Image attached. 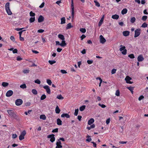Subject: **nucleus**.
I'll use <instances>...</instances> for the list:
<instances>
[{"label": "nucleus", "mask_w": 148, "mask_h": 148, "mask_svg": "<svg viewBox=\"0 0 148 148\" xmlns=\"http://www.w3.org/2000/svg\"><path fill=\"white\" fill-rule=\"evenodd\" d=\"M86 108V106L83 105L79 108V110L81 111H84Z\"/></svg>", "instance_id": "bb28decb"}, {"label": "nucleus", "mask_w": 148, "mask_h": 148, "mask_svg": "<svg viewBox=\"0 0 148 148\" xmlns=\"http://www.w3.org/2000/svg\"><path fill=\"white\" fill-rule=\"evenodd\" d=\"M2 85L3 87H6L8 86V83L6 82H3L2 84Z\"/></svg>", "instance_id": "4c0bfd02"}, {"label": "nucleus", "mask_w": 148, "mask_h": 148, "mask_svg": "<svg viewBox=\"0 0 148 148\" xmlns=\"http://www.w3.org/2000/svg\"><path fill=\"white\" fill-rule=\"evenodd\" d=\"M17 137V135L16 134H13L12 135V137L13 138H15Z\"/></svg>", "instance_id": "13d9d810"}, {"label": "nucleus", "mask_w": 148, "mask_h": 148, "mask_svg": "<svg viewBox=\"0 0 148 148\" xmlns=\"http://www.w3.org/2000/svg\"><path fill=\"white\" fill-rule=\"evenodd\" d=\"M11 40H12V41H13L14 42H16L15 41V39L13 36H11L10 38Z\"/></svg>", "instance_id": "5fc2aeb1"}, {"label": "nucleus", "mask_w": 148, "mask_h": 148, "mask_svg": "<svg viewBox=\"0 0 148 148\" xmlns=\"http://www.w3.org/2000/svg\"><path fill=\"white\" fill-rule=\"evenodd\" d=\"M80 31L82 33H84L86 32V29L85 28H80L79 29Z\"/></svg>", "instance_id": "72a5a7b5"}, {"label": "nucleus", "mask_w": 148, "mask_h": 148, "mask_svg": "<svg viewBox=\"0 0 148 148\" xmlns=\"http://www.w3.org/2000/svg\"><path fill=\"white\" fill-rule=\"evenodd\" d=\"M29 70H24L23 71V72L24 73H29Z\"/></svg>", "instance_id": "6e6d98bb"}, {"label": "nucleus", "mask_w": 148, "mask_h": 148, "mask_svg": "<svg viewBox=\"0 0 148 148\" xmlns=\"http://www.w3.org/2000/svg\"><path fill=\"white\" fill-rule=\"evenodd\" d=\"M147 24H146L145 23H144L141 26V27H147Z\"/></svg>", "instance_id": "3c124183"}, {"label": "nucleus", "mask_w": 148, "mask_h": 148, "mask_svg": "<svg viewBox=\"0 0 148 148\" xmlns=\"http://www.w3.org/2000/svg\"><path fill=\"white\" fill-rule=\"evenodd\" d=\"M73 27V26L71 25V23H69L67 25L66 29H70Z\"/></svg>", "instance_id": "393cba45"}, {"label": "nucleus", "mask_w": 148, "mask_h": 148, "mask_svg": "<svg viewBox=\"0 0 148 148\" xmlns=\"http://www.w3.org/2000/svg\"><path fill=\"white\" fill-rule=\"evenodd\" d=\"M66 45V43H65L64 40H62L61 43L60 44V46L62 47H64Z\"/></svg>", "instance_id": "cd10ccee"}, {"label": "nucleus", "mask_w": 148, "mask_h": 148, "mask_svg": "<svg viewBox=\"0 0 148 148\" xmlns=\"http://www.w3.org/2000/svg\"><path fill=\"white\" fill-rule=\"evenodd\" d=\"M7 112L11 118L17 120H19L18 116L17 114V113L14 111L12 110H8Z\"/></svg>", "instance_id": "f257e3e1"}, {"label": "nucleus", "mask_w": 148, "mask_h": 148, "mask_svg": "<svg viewBox=\"0 0 148 148\" xmlns=\"http://www.w3.org/2000/svg\"><path fill=\"white\" fill-rule=\"evenodd\" d=\"M132 78L131 77L127 76L125 77V80H126V82L127 83L131 84L132 83V82L130 81V80Z\"/></svg>", "instance_id": "f8f14e48"}, {"label": "nucleus", "mask_w": 148, "mask_h": 148, "mask_svg": "<svg viewBox=\"0 0 148 148\" xmlns=\"http://www.w3.org/2000/svg\"><path fill=\"white\" fill-rule=\"evenodd\" d=\"M115 95L117 96H120V91L119 90H117L116 91Z\"/></svg>", "instance_id": "c03bdc74"}, {"label": "nucleus", "mask_w": 148, "mask_h": 148, "mask_svg": "<svg viewBox=\"0 0 148 148\" xmlns=\"http://www.w3.org/2000/svg\"><path fill=\"white\" fill-rule=\"evenodd\" d=\"M94 2L95 3V5L97 7H99L100 6V4L96 0L94 1Z\"/></svg>", "instance_id": "e433bc0d"}, {"label": "nucleus", "mask_w": 148, "mask_h": 148, "mask_svg": "<svg viewBox=\"0 0 148 148\" xmlns=\"http://www.w3.org/2000/svg\"><path fill=\"white\" fill-rule=\"evenodd\" d=\"M140 29H136L135 31L134 37L136 38L138 37L140 34Z\"/></svg>", "instance_id": "423d86ee"}, {"label": "nucleus", "mask_w": 148, "mask_h": 148, "mask_svg": "<svg viewBox=\"0 0 148 148\" xmlns=\"http://www.w3.org/2000/svg\"><path fill=\"white\" fill-rule=\"evenodd\" d=\"M147 16H143L142 17V19L143 21H145L147 19Z\"/></svg>", "instance_id": "a18cd8bd"}, {"label": "nucleus", "mask_w": 148, "mask_h": 148, "mask_svg": "<svg viewBox=\"0 0 148 148\" xmlns=\"http://www.w3.org/2000/svg\"><path fill=\"white\" fill-rule=\"evenodd\" d=\"M86 37V36L84 34L82 35L81 37V40H82L84 38H85Z\"/></svg>", "instance_id": "69168bd1"}, {"label": "nucleus", "mask_w": 148, "mask_h": 148, "mask_svg": "<svg viewBox=\"0 0 148 148\" xmlns=\"http://www.w3.org/2000/svg\"><path fill=\"white\" fill-rule=\"evenodd\" d=\"M94 122V120L93 118L90 119L88 121V124L89 125L92 124Z\"/></svg>", "instance_id": "a211bd4d"}, {"label": "nucleus", "mask_w": 148, "mask_h": 148, "mask_svg": "<svg viewBox=\"0 0 148 148\" xmlns=\"http://www.w3.org/2000/svg\"><path fill=\"white\" fill-rule=\"evenodd\" d=\"M137 60L138 62H141L144 60V58L143 56H138Z\"/></svg>", "instance_id": "aec40b11"}, {"label": "nucleus", "mask_w": 148, "mask_h": 148, "mask_svg": "<svg viewBox=\"0 0 148 148\" xmlns=\"http://www.w3.org/2000/svg\"><path fill=\"white\" fill-rule=\"evenodd\" d=\"M71 12H72V16L73 19L72 21H73V19L74 16V5L73 3H71Z\"/></svg>", "instance_id": "9b49d317"}, {"label": "nucleus", "mask_w": 148, "mask_h": 148, "mask_svg": "<svg viewBox=\"0 0 148 148\" xmlns=\"http://www.w3.org/2000/svg\"><path fill=\"white\" fill-rule=\"evenodd\" d=\"M56 145V148H62V145L61 142L59 140H58V141H57Z\"/></svg>", "instance_id": "6e6552de"}, {"label": "nucleus", "mask_w": 148, "mask_h": 148, "mask_svg": "<svg viewBox=\"0 0 148 148\" xmlns=\"http://www.w3.org/2000/svg\"><path fill=\"white\" fill-rule=\"evenodd\" d=\"M30 16H34L35 15V13H33L32 11H31L29 13Z\"/></svg>", "instance_id": "49530a36"}, {"label": "nucleus", "mask_w": 148, "mask_h": 148, "mask_svg": "<svg viewBox=\"0 0 148 148\" xmlns=\"http://www.w3.org/2000/svg\"><path fill=\"white\" fill-rule=\"evenodd\" d=\"M79 111V110L78 109H75V112L74 113V114L75 116H77L78 112Z\"/></svg>", "instance_id": "a19ab883"}, {"label": "nucleus", "mask_w": 148, "mask_h": 148, "mask_svg": "<svg viewBox=\"0 0 148 148\" xmlns=\"http://www.w3.org/2000/svg\"><path fill=\"white\" fill-rule=\"evenodd\" d=\"M46 97V96L45 95L43 94L40 97L41 100H43L45 99Z\"/></svg>", "instance_id": "58836bf2"}, {"label": "nucleus", "mask_w": 148, "mask_h": 148, "mask_svg": "<svg viewBox=\"0 0 148 148\" xmlns=\"http://www.w3.org/2000/svg\"><path fill=\"white\" fill-rule=\"evenodd\" d=\"M98 105L103 108H104L106 107V106L105 105L103 104H101L100 103H99Z\"/></svg>", "instance_id": "603ef678"}, {"label": "nucleus", "mask_w": 148, "mask_h": 148, "mask_svg": "<svg viewBox=\"0 0 148 148\" xmlns=\"http://www.w3.org/2000/svg\"><path fill=\"white\" fill-rule=\"evenodd\" d=\"M10 3L8 2L5 5V8L6 11L9 15H11L12 14V12H11L9 7Z\"/></svg>", "instance_id": "f03ea898"}, {"label": "nucleus", "mask_w": 148, "mask_h": 148, "mask_svg": "<svg viewBox=\"0 0 148 148\" xmlns=\"http://www.w3.org/2000/svg\"><path fill=\"white\" fill-rule=\"evenodd\" d=\"M31 103L29 102H28L25 104V106H29L30 105Z\"/></svg>", "instance_id": "338daca9"}, {"label": "nucleus", "mask_w": 148, "mask_h": 148, "mask_svg": "<svg viewBox=\"0 0 148 148\" xmlns=\"http://www.w3.org/2000/svg\"><path fill=\"white\" fill-rule=\"evenodd\" d=\"M119 16L117 14H115L112 15V18L114 19H117L119 18Z\"/></svg>", "instance_id": "5701e85b"}, {"label": "nucleus", "mask_w": 148, "mask_h": 148, "mask_svg": "<svg viewBox=\"0 0 148 148\" xmlns=\"http://www.w3.org/2000/svg\"><path fill=\"white\" fill-rule=\"evenodd\" d=\"M62 123V121L60 119L58 118L57 119V125H61Z\"/></svg>", "instance_id": "4be33fe9"}, {"label": "nucleus", "mask_w": 148, "mask_h": 148, "mask_svg": "<svg viewBox=\"0 0 148 148\" xmlns=\"http://www.w3.org/2000/svg\"><path fill=\"white\" fill-rule=\"evenodd\" d=\"M26 134V131L23 130L21 133V135L19 136V139L20 140H21L24 139V136Z\"/></svg>", "instance_id": "7ed1b4c3"}, {"label": "nucleus", "mask_w": 148, "mask_h": 148, "mask_svg": "<svg viewBox=\"0 0 148 148\" xmlns=\"http://www.w3.org/2000/svg\"><path fill=\"white\" fill-rule=\"evenodd\" d=\"M61 117L62 118L66 117L68 118L70 117V116L67 113H63L61 115Z\"/></svg>", "instance_id": "2eb2a0df"}, {"label": "nucleus", "mask_w": 148, "mask_h": 148, "mask_svg": "<svg viewBox=\"0 0 148 148\" xmlns=\"http://www.w3.org/2000/svg\"><path fill=\"white\" fill-rule=\"evenodd\" d=\"M144 98V97L143 95H141L138 98V99L139 101H140Z\"/></svg>", "instance_id": "bf43d9fd"}, {"label": "nucleus", "mask_w": 148, "mask_h": 148, "mask_svg": "<svg viewBox=\"0 0 148 148\" xmlns=\"http://www.w3.org/2000/svg\"><path fill=\"white\" fill-rule=\"evenodd\" d=\"M136 19L135 17H132L131 18L130 21L131 23H134L136 21Z\"/></svg>", "instance_id": "c756f323"}, {"label": "nucleus", "mask_w": 148, "mask_h": 148, "mask_svg": "<svg viewBox=\"0 0 148 148\" xmlns=\"http://www.w3.org/2000/svg\"><path fill=\"white\" fill-rule=\"evenodd\" d=\"M44 4H45L44 3V2H43L41 4V5L39 6V8H43L44 6Z\"/></svg>", "instance_id": "774afa93"}, {"label": "nucleus", "mask_w": 148, "mask_h": 148, "mask_svg": "<svg viewBox=\"0 0 148 148\" xmlns=\"http://www.w3.org/2000/svg\"><path fill=\"white\" fill-rule=\"evenodd\" d=\"M123 36H127L129 35L130 32L128 31H126L123 32Z\"/></svg>", "instance_id": "f3484780"}, {"label": "nucleus", "mask_w": 148, "mask_h": 148, "mask_svg": "<svg viewBox=\"0 0 148 148\" xmlns=\"http://www.w3.org/2000/svg\"><path fill=\"white\" fill-rule=\"evenodd\" d=\"M95 127V125L94 124H92L91 125L90 127H87V128L88 130H90L92 128H94Z\"/></svg>", "instance_id": "7c9ffc66"}, {"label": "nucleus", "mask_w": 148, "mask_h": 148, "mask_svg": "<svg viewBox=\"0 0 148 148\" xmlns=\"http://www.w3.org/2000/svg\"><path fill=\"white\" fill-rule=\"evenodd\" d=\"M43 87L46 90V91L48 94H50L51 93V90L49 86L46 85L44 86Z\"/></svg>", "instance_id": "1a4fd4ad"}, {"label": "nucleus", "mask_w": 148, "mask_h": 148, "mask_svg": "<svg viewBox=\"0 0 148 148\" xmlns=\"http://www.w3.org/2000/svg\"><path fill=\"white\" fill-rule=\"evenodd\" d=\"M40 119H42L43 120H45L46 119V117L45 115L42 114L40 116Z\"/></svg>", "instance_id": "c85d7f7f"}, {"label": "nucleus", "mask_w": 148, "mask_h": 148, "mask_svg": "<svg viewBox=\"0 0 148 148\" xmlns=\"http://www.w3.org/2000/svg\"><path fill=\"white\" fill-rule=\"evenodd\" d=\"M48 62L51 65H52L56 62V61L54 60H49Z\"/></svg>", "instance_id": "f704fd0d"}, {"label": "nucleus", "mask_w": 148, "mask_h": 148, "mask_svg": "<svg viewBox=\"0 0 148 148\" xmlns=\"http://www.w3.org/2000/svg\"><path fill=\"white\" fill-rule=\"evenodd\" d=\"M58 131V129L57 128L53 129L52 131V132L53 133L57 132Z\"/></svg>", "instance_id": "864d4df0"}, {"label": "nucleus", "mask_w": 148, "mask_h": 148, "mask_svg": "<svg viewBox=\"0 0 148 148\" xmlns=\"http://www.w3.org/2000/svg\"><path fill=\"white\" fill-rule=\"evenodd\" d=\"M60 72L62 74H66L67 73V72L64 70H61Z\"/></svg>", "instance_id": "4d7b16f0"}, {"label": "nucleus", "mask_w": 148, "mask_h": 148, "mask_svg": "<svg viewBox=\"0 0 148 148\" xmlns=\"http://www.w3.org/2000/svg\"><path fill=\"white\" fill-rule=\"evenodd\" d=\"M32 92L34 95H37V91L35 89H33L32 90Z\"/></svg>", "instance_id": "2f4dec72"}, {"label": "nucleus", "mask_w": 148, "mask_h": 148, "mask_svg": "<svg viewBox=\"0 0 148 148\" xmlns=\"http://www.w3.org/2000/svg\"><path fill=\"white\" fill-rule=\"evenodd\" d=\"M96 79H99V80H100V82H101V83H102V79L99 77H97L96 78Z\"/></svg>", "instance_id": "052dcab7"}, {"label": "nucleus", "mask_w": 148, "mask_h": 148, "mask_svg": "<svg viewBox=\"0 0 148 148\" xmlns=\"http://www.w3.org/2000/svg\"><path fill=\"white\" fill-rule=\"evenodd\" d=\"M127 89H128L130 90V91L132 94H133V88L132 87H127Z\"/></svg>", "instance_id": "79ce46f5"}, {"label": "nucleus", "mask_w": 148, "mask_h": 148, "mask_svg": "<svg viewBox=\"0 0 148 148\" xmlns=\"http://www.w3.org/2000/svg\"><path fill=\"white\" fill-rule=\"evenodd\" d=\"M60 111V110L58 106H57L55 109L56 113L57 114H59Z\"/></svg>", "instance_id": "6ab92c4d"}, {"label": "nucleus", "mask_w": 148, "mask_h": 148, "mask_svg": "<svg viewBox=\"0 0 148 148\" xmlns=\"http://www.w3.org/2000/svg\"><path fill=\"white\" fill-rule=\"evenodd\" d=\"M127 9L126 8H124L121 11V14L123 15L124 14L127 13Z\"/></svg>", "instance_id": "b1692460"}, {"label": "nucleus", "mask_w": 148, "mask_h": 148, "mask_svg": "<svg viewBox=\"0 0 148 148\" xmlns=\"http://www.w3.org/2000/svg\"><path fill=\"white\" fill-rule=\"evenodd\" d=\"M13 94V92L12 90H8L6 94V96L7 97H10Z\"/></svg>", "instance_id": "9d476101"}, {"label": "nucleus", "mask_w": 148, "mask_h": 148, "mask_svg": "<svg viewBox=\"0 0 148 148\" xmlns=\"http://www.w3.org/2000/svg\"><path fill=\"white\" fill-rule=\"evenodd\" d=\"M24 28H16L15 29L17 31H19L20 30H22L23 29H24Z\"/></svg>", "instance_id": "0e129e2a"}, {"label": "nucleus", "mask_w": 148, "mask_h": 148, "mask_svg": "<svg viewBox=\"0 0 148 148\" xmlns=\"http://www.w3.org/2000/svg\"><path fill=\"white\" fill-rule=\"evenodd\" d=\"M116 69H112V70L111 73L112 74H114V73H116Z\"/></svg>", "instance_id": "09e8293b"}, {"label": "nucleus", "mask_w": 148, "mask_h": 148, "mask_svg": "<svg viewBox=\"0 0 148 148\" xmlns=\"http://www.w3.org/2000/svg\"><path fill=\"white\" fill-rule=\"evenodd\" d=\"M99 38L100 39V42L101 43L103 44L106 42V39L102 35H101L100 36Z\"/></svg>", "instance_id": "ddd939ff"}, {"label": "nucleus", "mask_w": 148, "mask_h": 148, "mask_svg": "<svg viewBox=\"0 0 148 148\" xmlns=\"http://www.w3.org/2000/svg\"><path fill=\"white\" fill-rule=\"evenodd\" d=\"M20 87L23 89H25L26 88L27 86L25 84H22L20 86Z\"/></svg>", "instance_id": "ea45409f"}, {"label": "nucleus", "mask_w": 148, "mask_h": 148, "mask_svg": "<svg viewBox=\"0 0 148 148\" xmlns=\"http://www.w3.org/2000/svg\"><path fill=\"white\" fill-rule=\"evenodd\" d=\"M44 31L43 29H40L38 30V32L39 33H43Z\"/></svg>", "instance_id": "e2e57ef3"}, {"label": "nucleus", "mask_w": 148, "mask_h": 148, "mask_svg": "<svg viewBox=\"0 0 148 148\" xmlns=\"http://www.w3.org/2000/svg\"><path fill=\"white\" fill-rule=\"evenodd\" d=\"M54 136L55 135L54 134H52L48 135L47 138H50V141L51 142L53 143L55 140V138Z\"/></svg>", "instance_id": "20e7f679"}, {"label": "nucleus", "mask_w": 148, "mask_h": 148, "mask_svg": "<svg viewBox=\"0 0 148 148\" xmlns=\"http://www.w3.org/2000/svg\"><path fill=\"white\" fill-rule=\"evenodd\" d=\"M110 119L109 118L107 119L106 120V123L107 124H108L110 122Z\"/></svg>", "instance_id": "680f3d73"}, {"label": "nucleus", "mask_w": 148, "mask_h": 148, "mask_svg": "<svg viewBox=\"0 0 148 148\" xmlns=\"http://www.w3.org/2000/svg\"><path fill=\"white\" fill-rule=\"evenodd\" d=\"M34 82L35 83H37L39 84H40L41 83L40 81L38 79H37L36 80H35Z\"/></svg>", "instance_id": "de8ad7c7"}, {"label": "nucleus", "mask_w": 148, "mask_h": 148, "mask_svg": "<svg viewBox=\"0 0 148 148\" xmlns=\"http://www.w3.org/2000/svg\"><path fill=\"white\" fill-rule=\"evenodd\" d=\"M30 23H32L34 22L35 21V17H31L30 18L29 20Z\"/></svg>", "instance_id": "473e14b6"}, {"label": "nucleus", "mask_w": 148, "mask_h": 148, "mask_svg": "<svg viewBox=\"0 0 148 148\" xmlns=\"http://www.w3.org/2000/svg\"><path fill=\"white\" fill-rule=\"evenodd\" d=\"M93 62V61L92 60H88L87 61V63L89 64H92Z\"/></svg>", "instance_id": "8fccbe9b"}, {"label": "nucleus", "mask_w": 148, "mask_h": 148, "mask_svg": "<svg viewBox=\"0 0 148 148\" xmlns=\"http://www.w3.org/2000/svg\"><path fill=\"white\" fill-rule=\"evenodd\" d=\"M121 51V52L122 53L123 55H125L126 53L127 50L125 49V46L122 47L120 48L119 49Z\"/></svg>", "instance_id": "0eeeda50"}, {"label": "nucleus", "mask_w": 148, "mask_h": 148, "mask_svg": "<svg viewBox=\"0 0 148 148\" xmlns=\"http://www.w3.org/2000/svg\"><path fill=\"white\" fill-rule=\"evenodd\" d=\"M44 17L41 16L40 15L39 16L38 19V22L39 23H41L44 21Z\"/></svg>", "instance_id": "4468645a"}, {"label": "nucleus", "mask_w": 148, "mask_h": 148, "mask_svg": "<svg viewBox=\"0 0 148 148\" xmlns=\"http://www.w3.org/2000/svg\"><path fill=\"white\" fill-rule=\"evenodd\" d=\"M104 18V15H103L102 16V17L101 18L100 20V21L99 22V23L98 26L99 27L101 25H102V23L103 22V21Z\"/></svg>", "instance_id": "dca6fc26"}, {"label": "nucleus", "mask_w": 148, "mask_h": 148, "mask_svg": "<svg viewBox=\"0 0 148 148\" xmlns=\"http://www.w3.org/2000/svg\"><path fill=\"white\" fill-rule=\"evenodd\" d=\"M23 103V100L21 99H18L16 100L15 104L17 106H19L21 105Z\"/></svg>", "instance_id": "39448f33"}, {"label": "nucleus", "mask_w": 148, "mask_h": 148, "mask_svg": "<svg viewBox=\"0 0 148 148\" xmlns=\"http://www.w3.org/2000/svg\"><path fill=\"white\" fill-rule=\"evenodd\" d=\"M61 24H62L65 23V19L64 17H62L61 19Z\"/></svg>", "instance_id": "a878e982"}, {"label": "nucleus", "mask_w": 148, "mask_h": 148, "mask_svg": "<svg viewBox=\"0 0 148 148\" xmlns=\"http://www.w3.org/2000/svg\"><path fill=\"white\" fill-rule=\"evenodd\" d=\"M47 82L49 85H51L52 84V82L51 80L49 79H47Z\"/></svg>", "instance_id": "37998d69"}, {"label": "nucleus", "mask_w": 148, "mask_h": 148, "mask_svg": "<svg viewBox=\"0 0 148 148\" xmlns=\"http://www.w3.org/2000/svg\"><path fill=\"white\" fill-rule=\"evenodd\" d=\"M56 98L59 99H64V97H62L61 95H57Z\"/></svg>", "instance_id": "c9c22d12"}, {"label": "nucleus", "mask_w": 148, "mask_h": 148, "mask_svg": "<svg viewBox=\"0 0 148 148\" xmlns=\"http://www.w3.org/2000/svg\"><path fill=\"white\" fill-rule=\"evenodd\" d=\"M58 37L61 40H65V38L63 35L59 34L58 36Z\"/></svg>", "instance_id": "412c9836"}]
</instances>
